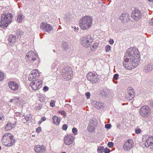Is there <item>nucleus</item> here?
Masks as SVG:
<instances>
[{
    "label": "nucleus",
    "instance_id": "nucleus-1",
    "mask_svg": "<svg viewBox=\"0 0 153 153\" xmlns=\"http://www.w3.org/2000/svg\"><path fill=\"white\" fill-rule=\"evenodd\" d=\"M135 48H129L125 54L123 65L124 68L130 70L136 67L140 62V55Z\"/></svg>",
    "mask_w": 153,
    "mask_h": 153
},
{
    "label": "nucleus",
    "instance_id": "nucleus-2",
    "mask_svg": "<svg viewBox=\"0 0 153 153\" xmlns=\"http://www.w3.org/2000/svg\"><path fill=\"white\" fill-rule=\"evenodd\" d=\"M93 18L90 16H83L80 19L79 23L81 28L83 30H86L92 25Z\"/></svg>",
    "mask_w": 153,
    "mask_h": 153
},
{
    "label": "nucleus",
    "instance_id": "nucleus-3",
    "mask_svg": "<svg viewBox=\"0 0 153 153\" xmlns=\"http://www.w3.org/2000/svg\"><path fill=\"white\" fill-rule=\"evenodd\" d=\"M15 142L13 136L10 133H7L4 134L1 139L2 144L7 147L13 146L15 144Z\"/></svg>",
    "mask_w": 153,
    "mask_h": 153
},
{
    "label": "nucleus",
    "instance_id": "nucleus-4",
    "mask_svg": "<svg viewBox=\"0 0 153 153\" xmlns=\"http://www.w3.org/2000/svg\"><path fill=\"white\" fill-rule=\"evenodd\" d=\"M12 17V15L11 13L2 14L1 21L0 22V26L3 28L6 27L11 22Z\"/></svg>",
    "mask_w": 153,
    "mask_h": 153
},
{
    "label": "nucleus",
    "instance_id": "nucleus-5",
    "mask_svg": "<svg viewBox=\"0 0 153 153\" xmlns=\"http://www.w3.org/2000/svg\"><path fill=\"white\" fill-rule=\"evenodd\" d=\"M73 71L71 68L69 66L64 67L62 70L63 77L66 80H68L71 79L73 76Z\"/></svg>",
    "mask_w": 153,
    "mask_h": 153
},
{
    "label": "nucleus",
    "instance_id": "nucleus-6",
    "mask_svg": "<svg viewBox=\"0 0 153 153\" xmlns=\"http://www.w3.org/2000/svg\"><path fill=\"white\" fill-rule=\"evenodd\" d=\"M87 78L91 83L94 84L98 83L100 80L99 76L97 73H94L91 72L88 74Z\"/></svg>",
    "mask_w": 153,
    "mask_h": 153
},
{
    "label": "nucleus",
    "instance_id": "nucleus-7",
    "mask_svg": "<svg viewBox=\"0 0 153 153\" xmlns=\"http://www.w3.org/2000/svg\"><path fill=\"white\" fill-rule=\"evenodd\" d=\"M150 111L149 107L145 105L142 107L139 111L140 115L143 117H148L150 114Z\"/></svg>",
    "mask_w": 153,
    "mask_h": 153
},
{
    "label": "nucleus",
    "instance_id": "nucleus-8",
    "mask_svg": "<svg viewBox=\"0 0 153 153\" xmlns=\"http://www.w3.org/2000/svg\"><path fill=\"white\" fill-rule=\"evenodd\" d=\"M93 41V39L90 35L87 36L82 38L81 42L82 45L85 47H88Z\"/></svg>",
    "mask_w": 153,
    "mask_h": 153
},
{
    "label": "nucleus",
    "instance_id": "nucleus-9",
    "mask_svg": "<svg viewBox=\"0 0 153 153\" xmlns=\"http://www.w3.org/2000/svg\"><path fill=\"white\" fill-rule=\"evenodd\" d=\"M32 81L30 84V85L33 90H36L41 87L42 82L41 80L38 79Z\"/></svg>",
    "mask_w": 153,
    "mask_h": 153
},
{
    "label": "nucleus",
    "instance_id": "nucleus-10",
    "mask_svg": "<svg viewBox=\"0 0 153 153\" xmlns=\"http://www.w3.org/2000/svg\"><path fill=\"white\" fill-rule=\"evenodd\" d=\"M134 146L133 140L131 139H129L124 143L123 148L125 150L129 151Z\"/></svg>",
    "mask_w": 153,
    "mask_h": 153
},
{
    "label": "nucleus",
    "instance_id": "nucleus-11",
    "mask_svg": "<svg viewBox=\"0 0 153 153\" xmlns=\"http://www.w3.org/2000/svg\"><path fill=\"white\" fill-rule=\"evenodd\" d=\"M131 16L135 20L138 21L141 17L142 13L139 9L135 8L132 11Z\"/></svg>",
    "mask_w": 153,
    "mask_h": 153
},
{
    "label": "nucleus",
    "instance_id": "nucleus-12",
    "mask_svg": "<svg viewBox=\"0 0 153 153\" xmlns=\"http://www.w3.org/2000/svg\"><path fill=\"white\" fill-rule=\"evenodd\" d=\"M39 76V74L38 70H32L31 71L28 76V79L30 81L35 80L36 78H38Z\"/></svg>",
    "mask_w": 153,
    "mask_h": 153
},
{
    "label": "nucleus",
    "instance_id": "nucleus-13",
    "mask_svg": "<svg viewBox=\"0 0 153 153\" xmlns=\"http://www.w3.org/2000/svg\"><path fill=\"white\" fill-rule=\"evenodd\" d=\"M36 58V54L33 51H30L27 53L26 59L29 61H35Z\"/></svg>",
    "mask_w": 153,
    "mask_h": 153
},
{
    "label": "nucleus",
    "instance_id": "nucleus-14",
    "mask_svg": "<svg viewBox=\"0 0 153 153\" xmlns=\"http://www.w3.org/2000/svg\"><path fill=\"white\" fill-rule=\"evenodd\" d=\"M145 145L146 147L153 151V137H150L148 138L145 143Z\"/></svg>",
    "mask_w": 153,
    "mask_h": 153
},
{
    "label": "nucleus",
    "instance_id": "nucleus-15",
    "mask_svg": "<svg viewBox=\"0 0 153 153\" xmlns=\"http://www.w3.org/2000/svg\"><path fill=\"white\" fill-rule=\"evenodd\" d=\"M74 137L71 134H67L65 137L64 142L65 144L69 145L71 144L74 141Z\"/></svg>",
    "mask_w": 153,
    "mask_h": 153
},
{
    "label": "nucleus",
    "instance_id": "nucleus-16",
    "mask_svg": "<svg viewBox=\"0 0 153 153\" xmlns=\"http://www.w3.org/2000/svg\"><path fill=\"white\" fill-rule=\"evenodd\" d=\"M40 28L47 32H49L53 28L50 25L44 23H41L40 25Z\"/></svg>",
    "mask_w": 153,
    "mask_h": 153
},
{
    "label": "nucleus",
    "instance_id": "nucleus-17",
    "mask_svg": "<svg viewBox=\"0 0 153 153\" xmlns=\"http://www.w3.org/2000/svg\"><path fill=\"white\" fill-rule=\"evenodd\" d=\"M8 85L10 88L14 91L18 90L19 88V84L15 82L10 81Z\"/></svg>",
    "mask_w": 153,
    "mask_h": 153
},
{
    "label": "nucleus",
    "instance_id": "nucleus-18",
    "mask_svg": "<svg viewBox=\"0 0 153 153\" xmlns=\"http://www.w3.org/2000/svg\"><path fill=\"white\" fill-rule=\"evenodd\" d=\"M134 91L131 87H129L128 89V95L127 97L128 100H132L134 97Z\"/></svg>",
    "mask_w": 153,
    "mask_h": 153
},
{
    "label": "nucleus",
    "instance_id": "nucleus-19",
    "mask_svg": "<svg viewBox=\"0 0 153 153\" xmlns=\"http://www.w3.org/2000/svg\"><path fill=\"white\" fill-rule=\"evenodd\" d=\"M34 149L36 153H44L46 150V148L44 146L39 145L35 146Z\"/></svg>",
    "mask_w": 153,
    "mask_h": 153
},
{
    "label": "nucleus",
    "instance_id": "nucleus-20",
    "mask_svg": "<svg viewBox=\"0 0 153 153\" xmlns=\"http://www.w3.org/2000/svg\"><path fill=\"white\" fill-rule=\"evenodd\" d=\"M93 105L96 108L98 109H102L104 108V104L103 103L96 101H94L93 102Z\"/></svg>",
    "mask_w": 153,
    "mask_h": 153
},
{
    "label": "nucleus",
    "instance_id": "nucleus-21",
    "mask_svg": "<svg viewBox=\"0 0 153 153\" xmlns=\"http://www.w3.org/2000/svg\"><path fill=\"white\" fill-rule=\"evenodd\" d=\"M153 69V65L152 63H149L145 65L144 70L146 72H150Z\"/></svg>",
    "mask_w": 153,
    "mask_h": 153
},
{
    "label": "nucleus",
    "instance_id": "nucleus-22",
    "mask_svg": "<svg viewBox=\"0 0 153 153\" xmlns=\"http://www.w3.org/2000/svg\"><path fill=\"white\" fill-rule=\"evenodd\" d=\"M15 123H13L10 122H8L6 125L5 129L7 131L10 130L14 128L16 126Z\"/></svg>",
    "mask_w": 153,
    "mask_h": 153
},
{
    "label": "nucleus",
    "instance_id": "nucleus-23",
    "mask_svg": "<svg viewBox=\"0 0 153 153\" xmlns=\"http://www.w3.org/2000/svg\"><path fill=\"white\" fill-rule=\"evenodd\" d=\"M128 14L127 13H122L119 17V19L123 22L125 21V19L126 20V21L128 17Z\"/></svg>",
    "mask_w": 153,
    "mask_h": 153
},
{
    "label": "nucleus",
    "instance_id": "nucleus-24",
    "mask_svg": "<svg viewBox=\"0 0 153 153\" xmlns=\"http://www.w3.org/2000/svg\"><path fill=\"white\" fill-rule=\"evenodd\" d=\"M95 127V126L94 124L93 123L90 124L88 126V131L90 132L94 131Z\"/></svg>",
    "mask_w": 153,
    "mask_h": 153
},
{
    "label": "nucleus",
    "instance_id": "nucleus-25",
    "mask_svg": "<svg viewBox=\"0 0 153 153\" xmlns=\"http://www.w3.org/2000/svg\"><path fill=\"white\" fill-rule=\"evenodd\" d=\"M8 41L10 42L14 43L16 42V37L14 36L12 34L10 35L8 39Z\"/></svg>",
    "mask_w": 153,
    "mask_h": 153
},
{
    "label": "nucleus",
    "instance_id": "nucleus-26",
    "mask_svg": "<svg viewBox=\"0 0 153 153\" xmlns=\"http://www.w3.org/2000/svg\"><path fill=\"white\" fill-rule=\"evenodd\" d=\"M53 123H55L57 125H58L60 123V119L59 117L56 116H54L53 117Z\"/></svg>",
    "mask_w": 153,
    "mask_h": 153
},
{
    "label": "nucleus",
    "instance_id": "nucleus-27",
    "mask_svg": "<svg viewBox=\"0 0 153 153\" xmlns=\"http://www.w3.org/2000/svg\"><path fill=\"white\" fill-rule=\"evenodd\" d=\"M71 15L70 13L67 14L64 17V19L67 22L70 21L71 20Z\"/></svg>",
    "mask_w": 153,
    "mask_h": 153
},
{
    "label": "nucleus",
    "instance_id": "nucleus-28",
    "mask_svg": "<svg viewBox=\"0 0 153 153\" xmlns=\"http://www.w3.org/2000/svg\"><path fill=\"white\" fill-rule=\"evenodd\" d=\"M24 16L22 14H20L18 17L17 21L18 23H20L22 22V19L24 18Z\"/></svg>",
    "mask_w": 153,
    "mask_h": 153
},
{
    "label": "nucleus",
    "instance_id": "nucleus-29",
    "mask_svg": "<svg viewBox=\"0 0 153 153\" xmlns=\"http://www.w3.org/2000/svg\"><path fill=\"white\" fill-rule=\"evenodd\" d=\"M62 45L65 50H67L68 48V43L66 42H63L62 43Z\"/></svg>",
    "mask_w": 153,
    "mask_h": 153
},
{
    "label": "nucleus",
    "instance_id": "nucleus-30",
    "mask_svg": "<svg viewBox=\"0 0 153 153\" xmlns=\"http://www.w3.org/2000/svg\"><path fill=\"white\" fill-rule=\"evenodd\" d=\"M18 98L16 97L14 98L11 99L9 101L8 105H9L11 106V105H10V103L14 102V103L15 102H18Z\"/></svg>",
    "mask_w": 153,
    "mask_h": 153
},
{
    "label": "nucleus",
    "instance_id": "nucleus-31",
    "mask_svg": "<svg viewBox=\"0 0 153 153\" xmlns=\"http://www.w3.org/2000/svg\"><path fill=\"white\" fill-rule=\"evenodd\" d=\"M98 44L97 43H95L93 44L92 45H91V50L93 51H94L95 49L98 46Z\"/></svg>",
    "mask_w": 153,
    "mask_h": 153
},
{
    "label": "nucleus",
    "instance_id": "nucleus-32",
    "mask_svg": "<svg viewBox=\"0 0 153 153\" xmlns=\"http://www.w3.org/2000/svg\"><path fill=\"white\" fill-rule=\"evenodd\" d=\"M30 116V115H24L22 116V117L23 120L25 119L26 120V122H27L29 120Z\"/></svg>",
    "mask_w": 153,
    "mask_h": 153
},
{
    "label": "nucleus",
    "instance_id": "nucleus-33",
    "mask_svg": "<svg viewBox=\"0 0 153 153\" xmlns=\"http://www.w3.org/2000/svg\"><path fill=\"white\" fill-rule=\"evenodd\" d=\"M104 149L103 146L98 147L97 148V151L99 153H101L104 151Z\"/></svg>",
    "mask_w": 153,
    "mask_h": 153
},
{
    "label": "nucleus",
    "instance_id": "nucleus-34",
    "mask_svg": "<svg viewBox=\"0 0 153 153\" xmlns=\"http://www.w3.org/2000/svg\"><path fill=\"white\" fill-rule=\"evenodd\" d=\"M4 78V74L0 71V81H2Z\"/></svg>",
    "mask_w": 153,
    "mask_h": 153
},
{
    "label": "nucleus",
    "instance_id": "nucleus-35",
    "mask_svg": "<svg viewBox=\"0 0 153 153\" xmlns=\"http://www.w3.org/2000/svg\"><path fill=\"white\" fill-rule=\"evenodd\" d=\"M111 47L110 45H107L105 47V51L107 52H109L111 50Z\"/></svg>",
    "mask_w": 153,
    "mask_h": 153
},
{
    "label": "nucleus",
    "instance_id": "nucleus-36",
    "mask_svg": "<svg viewBox=\"0 0 153 153\" xmlns=\"http://www.w3.org/2000/svg\"><path fill=\"white\" fill-rule=\"evenodd\" d=\"M56 102L54 100H51V101L50 105L51 106L53 107L55 106Z\"/></svg>",
    "mask_w": 153,
    "mask_h": 153
},
{
    "label": "nucleus",
    "instance_id": "nucleus-37",
    "mask_svg": "<svg viewBox=\"0 0 153 153\" xmlns=\"http://www.w3.org/2000/svg\"><path fill=\"white\" fill-rule=\"evenodd\" d=\"M72 131L74 135H76L77 134V130L76 128H73L72 129Z\"/></svg>",
    "mask_w": 153,
    "mask_h": 153
},
{
    "label": "nucleus",
    "instance_id": "nucleus-38",
    "mask_svg": "<svg viewBox=\"0 0 153 153\" xmlns=\"http://www.w3.org/2000/svg\"><path fill=\"white\" fill-rule=\"evenodd\" d=\"M4 114L1 112L0 113V120H4Z\"/></svg>",
    "mask_w": 153,
    "mask_h": 153
},
{
    "label": "nucleus",
    "instance_id": "nucleus-39",
    "mask_svg": "<svg viewBox=\"0 0 153 153\" xmlns=\"http://www.w3.org/2000/svg\"><path fill=\"white\" fill-rule=\"evenodd\" d=\"M141 130L140 128H137L135 129V131L136 134H139L141 132Z\"/></svg>",
    "mask_w": 153,
    "mask_h": 153
},
{
    "label": "nucleus",
    "instance_id": "nucleus-40",
    "mask_svg": "<svg viewBox=\"0 0 153 153\" xmlns=\"http://www.w3.org/2000/svg\"><path fill=\"white\" fill-rule=\"evenodd\" d=\"M42 107V105L41 104H39L38 106H36L35 109L36 110H40Z\"/></svg>",
    "mask_w": 153,
    "mask_h": 153
},
{
    "label": "nucleus",
    "instance_id": "nucleus-41",
    "mask_svg": "<svg viewBox=\"0 0 153 153\" xmlns=\"http://www.w3.org/2000/svg\"><path fill=\"white\" fill-rule=\"evenodd\" d=\"M111 127V125L110 124H106L105 125V127L107 129H110Z\"/></svg>",
    "mask_w": 153,
    "mask_h": 153
},
{
    "label": "nucleus",
    "instance_id": "nucleus-42",
    "mask_svg": "<svg viewBox=\"0 0 153 153\" xmlns=\"http://www.w3.org/2000/svg\"><path fill=\"white\" fill-rule=\"evenodd\" d=\"M119 77V75L118 74H116L114 76V79L116 80H117L118 79Z\"/></svg>",
    "mask_w": 153,
    "mask_h": 153
},
{
    "label": "nucleus",
    "instance_id": "nucleus-43",
    "mask_svg": "<svg viewBox=\"0 0 153 153\" xmlns=\"http://www.w3.org/2000/svg\"><path fill=\"white\" fill-rule=\"evenodd\" d=\"M85 95L87 97V99H89L90 97V92H88L85 93Z\"/></svg>",
    "mask_w": 153,
    "mask_h": 153
},
{
    "label": "nucleus",
    "instance_id": "nucleus-44",
    "mask_svg": "<svg viewBox=\"0 0 153 153\" xmlns=\"http://www.w3.org/2000/svg\"><path fill=\"white\" fill-rule=\"evenodd\" d=\"M108 145L109 147L111 148L113 146V143L112 142H109L108 143Z\"/></svg>",
    "mask_w": 153,
    "mask_h": 153
},
{
    "label": "nucleus",
    "instance_id": "nucleus-45",
    "mask_svg": "<svg viewBox=\"0 0 153 153\" xmlns=\"http://www.w3.org/2000/svg\"><path fill=\"white\" fill-rule=\"evenodd\" d=\"M20 100H19L18 98V102H15L14 104L15 105L19 106L20 105Z\"/></svg>",
    "mask_w": 153,
    "mask_h": 153
},
{
    "label": "nucleus",
    "instance_id": "nucleus-46",
    "mask_svg": "<svg viewBox=\"0 0 153 153\" xmlns=\"http://www.w3.org/2000/svg\"><path fill=\"white\" fill-rule=\"evenodd\" d=\"M104 152H105V153H109L110 151L109 149L106 148L105 149H104Z\"/></svg>",
    "mask_w": 153,
    "mask_h": 153
},
{
    "label": "nucleus",
    "instance_id": "nucleus-47",
    "mask_svg": "<svg viewBox=\"0 0 153 153\" xmlns=\"http://www.w3.org/2000/svg\"><path fill=\"white\" fill-rule=\"evenodd\" d=\"M67 127L68 126L66 124H64L62 128L63 130H66L67 129Z\"/></svg>",
    "mask_w": 153,
    "mask_h": 153
},
{
    "label": "nucleus",
    "instance_id": "nucleus-48",
    "mask_svg": "<svg viewBox=\"0 0 153 153\" xmlns=\"http://www.w3.org/2000/svg\"><path fill=\"white\" fill-rule=\"evenodd\" d=\"M48 88L47 86H45L43 88V90L44 91L46 92L47 91H48Z\"/></svg>",
    "mask_w": 153,
    "mask_h": 153
},
{
    "label": "nucleus",
    "instance_id": "nucleus-49",
    "mask_svg": "<svg viewBox=\"0 0 153 153\" xmlns=\"http://www.w3.org/2000/svg\"><path fill=\"white\" fill-rule=\"evenodd\" d=\"M109 42V43L111 45L113 44L114 42V41L112 39H110Z\"/></svg>",
    "mask_w": 153,
    "mask_h": 153
},
{
    "label": "nucleus",
    "instance_id": "nucleus-50",
    "mask_svg": "<svg viewBox=\"0 0 153 153\" xmlns=\"http://www.w3.org/2000/svg\"><path fill=\"white\" fill-rule=\"evenodd\" d=\"M74 31L75 32H77L79 30V28L78 27H76L74 26Z\"/></svg>",
    "mask_w": 153,
    "mask_h": 153
},
{
    "label": "nucleus",
    "instance_id": "nucleus-51",
    "mask_svg": "<svg viewBox=\"0 0 153 153\" xmlns=\"http://www.w3.org/2000/svg\"><path fill=\"white\" fill-rule=\"evenodd\" d=\"M46 118L45 117H43L41 118V120H42V121H44L46 120Z\"/></svg>",
    "mask_w": 153,
    "mask_h": 153
},
{
    "label": "nucleus",
    "instance_id": "nucleus-52",
    "mask_svg": "<svg viewBox=\"0 0 153 153\" xmlns=\"http://www.w3.org/2000/svg\"><path fill=\"white\" fill-rule=\"evenodd\" d=\"M102 95H106L107 94L104 91L102 93Z\"/></svg>",
    "mask_w": 153,
    "mask_h": 153
},
{
    "label": "nucleus",
    "instance_id": "nucleus-53",
    "mask_svg": "<svg viewBox=\"0 0 153 153\" xmlns=\"http://www.w3.org/2000/svg\"><path fill=\"white\" fill-rule=\"evenodd\" d=\"M61 114H65V112L64 111H62L61 112Z\"/></svg>",
    "mask_w": 153,
    "mask_h": 153
},
{
    "label": "nucleus",
    "instance_id": "nucleus-54",
    "mask_svg": "<svg viewBox=\"0 0 153 153\" xmlns=\"http://www.w3.org/2000/svg\"><path fill=\"white\" fill-rule=\"evenodd\" d=\"M148 1H150V2H153V0H148Z\"/></svg>",
    "mask_w": 153,
    "mask_h": 153
},
{
    "label": "nucleus",
    "instance_id": "nucleus-55",
    "mask_svg": "<svg viewBox=\"0 0 153 153\" xmlns=\"http://www.w3.org/2000/svg\"><path fill=\"white\" fill-rule=\"evenodd\" d=\"M42 122H40V121H39V123H41Z\"/></svg>",
    "mask_w": 153,
    "mask_h": 153
},
{
    "label": "nucleus",
    "instance_id": "nucleus-56",
    "mask_svg": "<svg viewBox=\"0 0 153 153\" xmlns=\"http://www.w3.org/2000/svg\"><path fill=\"white\" fill-rule=\"evenodd\" d=\"M1 126V123H0V126Z\"/></svg>",
    "mask_w": 153,
    "mask_h": 153
},
{
    "label": "nucleus",
    "instance_id": "nucleus-57",
    "mask_svg": "<svg viewBox=\"0 0 153 153\" xmlns=\"http://www.w3.org/2000/svg\"><path fill=\"white\" fill-rule=\"evenodd\" d=\"M1 149V147L0 146V150Z\"/></svg>",
    "mask_w": 153,
    "mask_h": 153
},
{
    "label": "nucleus",
    "instance_id": "nucleus-58",
    "mask_svg": "<svg viewBox=\"0 0 153 153\" xmlns=\"http://www.w3.org/2000/svg\"><path fill=\"white\" fill-rule=\"evenodd\" d=\"M38 131H39V130H38Z\"/></svg>",
    "mask_w": 153,
    "mask_h": 153
},
{
    "label": "nucleus",
    "instance_id": "nucleus-59",
    "mask_svg": "<svg viewBox=\"0 0 153 153\" xmlns=\"http://www.w3.org/2000/svg\"><path fill=\"white\" fill-rule=\"evenodd\" d=\"M18 153H20L18 152Z\"/></svg>",
    "mask_w": 153,
    "mask_h": 153
}]
</instances>
